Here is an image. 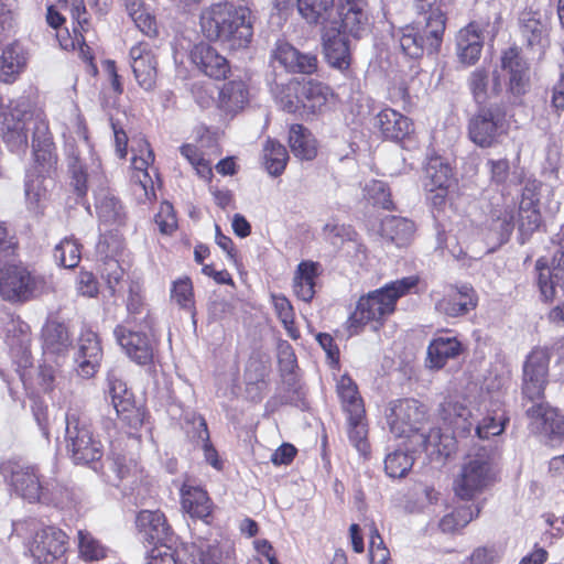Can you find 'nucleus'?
Listing matches in <instances>:
<instances>
[{
    "label": "nucleus",
    "instance_id": "1",
    "mask_svg": "<svg viewBox=\"0 0 564 564\" xmlns=\"http://www.w3.org/2000/svg\"><path fill=\"white\" fill-rule=\"evenodd\" d=\"M550 354L545 348H534L527 356L522 368V408L532 433L552 442L564 437V416L549 406L544 391L549 382Z\"/></svg>",
    "mask_w": 564,
    "mask_h": 564
},
{
    "label": "nucleus",
    "instance_id": "2",
    "mask_svg": "<svg viewBox=\"0 0 564 564\" xmlns=\"http://www.w3.org/2000/svg\"><path fill=\"white\" fill-rule=\"evenodd\" d=\"M414 7L423 17V25H406L400 29L398 37L404 55L417 59L423 55L437 54L443 43L446 29L445 0H414Z\"/></svg>",
    "mask_w": 564,
    "mask_h": 564
},
{
    "label": "nucleus",
    "instance_id": "3",
    "mask_svg": "<svg viewBox=\"0 0 564 564\" xmlns=\"http://www.w3.org/2000/svg\"><path fill=\"white\" fill-rule=\"evenodd\" d=\"M0 124L3 141L12 149L19 150L28 143V131L32 129V148L36 144H53L48 124L40 117L33 118L31 102L26 97L11 100L1 111Z\"/></svg>",
    "mask_w": 564,
    "mask_h": 564
},
{
    "label": "nucleus",
    "instance_id": "4",
    "mask_svg": "<svg viewBox=\"0 0 564 564\" xmlns=\"http://www.w3.org/2000/svg\"><path fill=\"white\" fill-rule=\"evenodd\" d=\"M417 282L416 276L402 278L361 296L347 321L350 335L358 334L359 329L368 323H380L386 316L392 314L398 299L408 294L417 285Z\"/></svg>",
    "mask_w": 564,
    "mask_h": 564
},
{
    "label": "nucleus",
    "instance_id": "5",
    "mask_svg": "<svg viewBox=\"0 0 564 564\" xmlns=\"http://www.w3.org/2000/svg\"><path fill=\"white\" fill-rule=\"evenodd\" d=\"M497 452L494 446H481L466 457L454 481L455 495L471 500L496 480Z\"/></svg>",
    "mask_w": 564,
    "mask_h": 564
},
{
    "label": "nucleus",
    "instance_id": "6",
    "mask_svg": "<svg viewBox=\"0 0 564 564\" xmlns=\"http://www.w3.org/2000/svg\"><path fill=\"white\" fill-rule=\"evenodd\" d=\"M510 118L511 116L502 102L479 105L468 119L469 140L481 149L498 145L509 132Z\"/></svg>",
    "mask_w": 564,
    "mask_h": 564
},
{
    "label": "nucleus",
    "instance_id": "7",
    "mask_svg": "<svg viewBox=\"0 0 564 564\" xmlns=\"http://www.w3.org/2000/svg\"><path fill=\"white\" fill-rule=\"evenodd\" d=\"M440 416L454 435L466 437L474 430L478 438L486 440L505 431V421L486 416L478 421L471 410L456 398L448 397L440 405Z\"/></svg>",
    "mask_w": 564,
    "mask_h": 564
},
{
    "label": "nucleus",
    "instance_id": "8",
    "mask_svg": "<svg viewBox=\"0 0 564 564\" xmlns=\"http://www.w3.org/2000/svg\"><path fill=\"white\" fill-rule=\"evenodd\" d=\"M245 11L228 3H218L200 14L203 34L210 41L235 40L238 30L245 24Z\"/></svg>",
    "mask_w": 564,
    "mask_h": 564
},
{
    "label": "nucleus",
    "instance_id": "9",
    "mask_svg": "<svg viewBox=\"0 0 564 564\" xmlns=\"http://www.w3.org/2000/svg\"><path fill=\"white\" fill-rule=\"evenodd\" d=\"M66 447L76 464H91L102 456V445L96 440L86 417L68 415L66 417Z\"/></svg>",
    "mask_w": 564,
    "mask_h": 564
},
{
    "label": "nucleus",
    "instance_id": "10",
    "mask_svg": "<svg viewBox=\"0 0 564 564\" xmlns=\"http://www.w3.org/2000/svg\"><path fill=\"white\" fill-rule=\"evenodd\" d=\"M500 67L506 79L508 100L513 105L520 104L531 88L528 61L521 55L519 47L511 46L502 52Z\"/></svg>",
    "mask_w": 564,
    "mask_h": 564
},
{
    "label": "nucleus",
    "instance_id": "11",
    "mask_svg": "<svg viewBox=\"0 0 564 564\" xmlns=\"http://www.w3.org/2000/svg\"><path fill=\"white\" fill-rule=\"evenodd\" d=\"M386 416L390 432L411 443L413 434L419 433L423 425L426 409L415 399L397 400L390 403Z\"/></svg>",
    "mask_w": 564,
    "mask_h": 564
},
{
    "label": "nucleus",
    "instance_id": "12",
    "mask_svg": "<svg viewBox=\"0 0 564 564\" xmlns=\"http://www.w3.org/2000/svg\"><path fill=\"white\" fill-rule=\"evenodd\" d=\"M276 351L279 369L285 387L282 402L301 410H306L308 408L306 392L299 379L297 359L293 347L289 341L280 339L276 345Z\"/></svg>",
    "mask_w": 564,
    "mask_h": 564
},
{
    "label": "nucleus",
    "instance_id": "13",
    "mask_svg": "<svg viewBox=\"0 0 564 564\" xmlns=\"http://www.w3.org/2000/svg\"><path fill=\"white\" fill-rule=\"evenodd\" d=\"M0 473L15 494L23 499L30 502L51 501L33 467L18 460H7L0 465Z\"/></svg>",
    "mask_w": 564,
    "mask_h": 564
},
{
    "label": "nucleus",
    "instance_id": "14",
    "mask_svg": "<svg viewBox=\"0 0 564 564\" xmlns=\"http://www.w3.org/2000/svg\"><path fill=\"white\" fill-rule=\"evenodd\" d=\"M42 281L25 268L8 265L0 270V293L9 302H26L41 293Z\"/></svg>",
    "mask_w": 564,
    "mask_h": 564
},
{
    "label": "nucleus",
    "instance_id": "15",
    "mask_svg": "<svg viewBox=\"0 0 564 564\" xmlns=\"http://www.w3.org/2000/svg\"><path fill=\"white\" fill-rule=\"evenodd\" d=\"M68 536L56 527H45L36 531L31 543V554L39 563L51 564L67 551Z\"/></svg>",
    "mask_w": 564,
    "mask_h": 564
},
{
    "label": "nucleus",
    "instance_id": "16",
    "mask_svg": "<svg viewBox=\"0 0 564 564\" xmlns=\"http://www.w3.org/2000/svg\"><path fill=\"white\" fill-rule=\"evenodd\" d=\"M535 271L540 299L544 302L553 301L564 290V250L554 253L551 267L543 259H539Z\"/></svg>",
    "mask_w": 564,
    "mask_h": 564
},
{
    "label": "nucleus",
    "instance_id": "17",
    "mask_svg": "<svg viewBox=\"0 0 564 564\" xmlns=\"http://www.w3.org/2000/svg\"><path fill=\"white\" fill-rule=\"evenodd\" d=\"M339 21L332 26L345 35L361 39L369 30V10L366 0L339 1L337 9Z\"/></svg>",
    "mask_w": 564,
    "mask_h": 564
},
{
    "label": "nucleus",
    "instance_id": "18",
    "mask_svg": "<svg viewBox=\"0 0 564 564\" xmlns=\"http://www.w3.org/2000/svg\"><path fill=\"white\" fill-rule=\"evenodd\" d=\"M272 371L269 349H253L249 356V401L260 402L270 391Z\"/></svg>",
    "mask_w": 564,
    "mask_h": 564
},
{
    "label": "nucleus",
    "instance_id": "19",
    "mask_svg": "<svg viewBox=\"0 0 564 564\" xmlns=\"http://www.w3.org/2000/svg\"><path fill=\"white\" fill-rule=\"evenodd\" d=\"M323 52L327 64L341 73L351 65V48L347 35L336 26L325 28L322 34Z\"/></svg>",
    "mask_w": 564,
    "mask_h": 564
},
{
    "label": "nucleus",
    "instance_id": "20",
    "mask_svg": "<svg viewBox=\"0 0 564 564\" xmlns=\"http://www.w3.org/2000/svg\"><path fill=\"white\" fill-rule=\"evenodd\" d=\"M101 359L102 349L97 334L91 330L83 332L78 338L75 355L78 375L83 378L94 377Z\"/></svg>",
    "mask_w": 564,
    "mask_h": 564
},
{
    "label": "nucleus",
    "instance_id": "21",
    "mask_svg": "<svg viewBox=\"0 0 564 564\" xmlns=\"http://www.w3.org/2000/svg\"><path fill=\"white\" fill-rule=\"evenodd\" d=\"M97 248L99 253L106 254L101 276L106 280L111 295H115L124 276V270L120 267L119 261L115 259V256L122 250V241L117 235H105L99 240Z\"/></svg>",
    "mask_w": 564,
    "mask_h": 564
},
{
    "label": "nucleus",
    "instance_id": "22",
    "mask_svg": "<svg viewBox=\"0 0 564 564\" xmlns=\"http://www.w3.org/2000/svg\"><path fill=\"white\" fill-rule=\"evenodd\" d=\"M113 334L118 344L132 360L139 365H147L152 360L153 348L143 332H134L130 328V325H118Z\"/></svg>",
    "mask_w": 564,
    "mask_h": 564
},
{
    "label": "nucleus",
    "instance_id": "23",
    "mask_svg": "<svg viewBox=\"0 0 564 564\" xmlns=\"http://www.w3.org/2000/svg\"><path fill=\"white\" fill-rule=\"evenodd\" d=\"M131 67L138 84L145 90L154 88L158 77L156 56L147 43L130 50Z\"/></svg>",
    "mask_w": 564,
    "mask_h": 564
},
{
    "label": "nucleus",
    "instance_id": "24",
    "mask_svg": "<svg viewBox=\"0 0 564 564\" xmlns=\"http://www.w3.org/2000/svg\"><path fill=\"white\" fill-rule=\"evenodd\" d=\"M502 75L495 70L491 75L485 67L475 68L467 78V87L473 100L479 105H487L491 96H498L502 91Z\"/></svg>",
    "mask_w": 564,
    "mask_h": 564
},
{
    "label": "nucleus",
    "instance_id": "25",
    "mask_svg": "<svg viewBox=\"0 0 564 564\" xmlns=\"http://www.w3.org/2000/svg\"><path fill=\"white\" fill-rule=\"evenodd\" d=\"M482 46L484 37L477 23L471 22L458 31L456 35V55L462 64L466 66L476 64L480 57Z\"/></svg>",
    "mask_w": 564,
    "mask_h": 564
},
{
    "label": "nucleus",
    "instance_id": "26",
    "mask_svg": "<svg viewBox=\"0 0 564 564\" xmlns=\"http://www.w3.org/2000/svg\"><path fill=\"white\" fill-rule=\"evenodd\" d=\"M477 305L475 291L471 286L462 285L457 289H452L445 296L436 302L435 308L437 312L448 316L458 317L466 315L469 311L474 310Z\"/></svg>",
    "mask_w": 564,
    "mask_h": 564
},
{
    "label": "nucleus",
    "instance_id": "27",
    "mask_svg": "<svg viewBox=\"0 0 564 564\" xmlns=\"http://www.w3.org/2000/svg\"><path fill=\"white\" fill-rule=\"evenodd\" d=\"M137 527L143 538L150 543L165 544L171 539L172 531L165 516L159 511L142 510L135 519Z\"/></svg>",
    "mask_w": 564,
    "mask_h": 564
},
{
    "label": "nucleus",
    "instance_id": "28",
    "mask_svg": "<svg viewBox=\"0 0 564 564\" xmlns=\"http://www.w3.org/2000/svg\"><path fill=\"white\" fill-rule=\"evenodd\" d=\"M514 229V213L512 209H503L492 214L486 227L482 229L484 240L489 246V251L506 243Z\"/></svg>",
    "mask_w": 564,
    "mask_h": 564
},
{
    "label": "nucleus",
    "instance_id": "29",
    "mask_svg": "<svg viewBox=\"0 0 564 564\" xmlns=\"http://www.w3.org/2000/svg\"><path fill=\"white\" fill-rule=\"evenodd\" d=\"M375 126L384 139L397 142L402 141L413 132V122L392 108L382 109L375 118Z\"/></svg>",
    "mask_w": 564,
    "mask_h": 564
},
{
    "label": "nucleus",
    "instance_id": "30",
    "mask_svg": "<svg viewBox=\"0 0 564 564\" xmlns=\"http://www.w3.org/2000/svg\"><path fill=\"white\" fill-rule=\"evenodd\" d=\"M519 28L528 46H543L547 42V19L539 10L525 9L520 13Z\"/></svg>",
    "mask_w": 564,
    "mask_h": 564
},
{
    "label": "nucleus",
    "instance_id": "31",
    "mask_svg": "<svg viewBox=\"0 0 564 564\" xmlns=\"http://www.w3.org/2000/svg\"><path fill=\"white\" fill-rule=\"evenodd\" d=\"M191 58L207 76L220 79L229 72L225 57L219 55L209 44L199 43L191 52Z\"/></svg>",
    "mask_w": 564,
    "mask_h": 564
},
{
    "label": "nucleus",
    "instance_id": "32",
    "mask_svg": "<svg viewBox=\"0 0 564 564\" xmlns=\"http://www.w3.org/2000/svg\"><path fill=\"white\" fill-rule=\"evenodd\" d=\"M454 436V434L453 436L443 434L440 427H430L429 431H425L422 426L419 433L413 434L410 444L412 452L448 456Z\"/></svg>",
    "mask_w": 564,
    "mask_h": 564
},
{
    "label": "nucleus",
    "instance_id": "33",
    "mask_svg": "<svg viewBox=\"0 0 564 564\" xmlns=\"http://www.w3.org/2000/svg\"><path fill=\"white\" fill-rule=\"evenodd\" d=\"M463 352V344L456 336L448 334L434 337L427 347V361L430 368L441 369L449 359Z\"/></svg>",
    "mask_w": 564,
    "mask_h": 564
},
{
    "label": "nucleus",
    "instance_id": "34",
    "mask_svg": "<svg viewBox=\"0 0 564 564\" xmlns=\"http://www.w3.org/2000/svg\"><path fill=\"white\" fill-rule=\"evenodd\" d=\"M275 57L290 73L313 74L317 69L314 54L302 53L289 43L278 46Z\"/></svg>",
    "mask_w": 564,
    "mask_h": 564
},
{
    "label": "nucleus",
    "instance_id": "35",
    "mask_svg": "<svg viewBox=\"0 0 564 564\" xmlns=\"http://www.w3.org/2000/svg\"><path fill=\"white\" fill-rule=\"evenodd\" d=\"M183 509L192 517L208 523L212 517L213 503L205 490L184 485L182 487Z\"/></svg>",
    "mask_w": 564,
    "mask_h": 564
},
{
    "label": "nucleus",
    "instance_id": "36",
    "mask_svg": "<svg viewBox=\"0 0 564 564\" xmlns=\"http://www.w3.org/2000/svg\"><path fill=\"white\" fill-rule=\"evenodd\" d=\"M318 264L312 261H302L295 271L293 290L299 300L310 303L315 295Z\"/></svg>",
    "mask_w": 564,
    "mask_h": 564
},
{
    "label": "nucleus",
    "instance_id": "37",
    "mask_svg": "<svg viewBox=\"0 0 564 564\" xmlns=\"http://www.w3.org/2000/svg\"><path fill=\"white\" fill-rule=\"evenodd\" d=\"M336 391L346 416L354 414L358 416L360 413L366 412L358 387L348 375H343L337 381Z\"/></svg>",
    "mask_w": 564,
    "mask_h": 564
},
{
    "label": "nucleus",
    "instance_id": "38",
    "mask_svg": "<svg viewBox=\"0 0 564 564\" xmlns=\"http://www.w3.org/2000/svg\"><path fill=\"white\" fill-rule=\"evenodd\" d=\"M289 145L300 160L311 161L317 154L316 140L311 131L300 123H294L289 130Z\"/></svg>",
    "mask_w": 564,
    "mask_h": 564
},
{
    "label": "nucleus",
    "instance_id": "39",
    "mask_svg": "<svg viewBox=\"0 0 564 564\" xmlns=\"http://www.w3.org/2000/svg\"><path fill=\"white\" fill-rule=\"evenodd\" d=\"M26 65V55L23 47L13 43L8 45L0 57V80L13 83Z\"/></svg>",
    "mask_w": 564,
    "mask_h": 564
},
{
    "label": "nucleus",
    "instance_id": "40",
    "mask_svg": "<svg viewBox=\"0 0 564 564\" xmlns=\"http://www.w3.org/2000/svg\"><path fill=\"white\" fill-rule=\"evenodd\" d=\"M382 236L398 247L406 246L414 236L415 225L412 220L400 216H387L381 221Z\"/></svg>",
    "mask_w": 564,
    "mask_h": 564
},
{
    "label": "nucleus",
    "instance_id": "41",
    "mask_svg": "<svg viewBox=\"0 0 564 564\" xmlns=\"http://www.w3.org/2000/svg\"><path fill=\"white\" fill-rule=\"evenodd\" d=\"M332 95L330 88L323 83L308 80L300 84L302 108L311 113L322 111Z\"/></svg>",
    "mask_w": 564,
    "mask_h": 564
},
{
    "label": "nucleus",
    "instance_id": "42",
    "mask_svg": "<svg viewBox=\"0 0 564 564\" xmlns=\"http://www.w3.org/2000/svg\"><path fill=\"white\" fill-rule=\"evenodd\" d=\"M412 445L409 443L406 447L397 448L386 455L384 471L390 478H403L412 469L414 464V454Z\"/></svg>",
    "mask_w": 564,
    "mask_h": 564
},
{
    "label": "nucleus",
    "instance_id": "43",
    "mask_svg": "<svg viewBox=\"0 0 564 564\" xmlns=\"http://www.w3.org/2000/svg\"><path fill=\"white\" fill-rule=\"evenodd\" d=\"M297 10L308 24H325L334 12V0H297Z\"/></svg>",
    "mask_w": 564,
    "mask_h": 564
},
{
    "label": "nucleus",
    "instance_id": "44",
    "mask_svg": "<svg viewBox=\"0 0 564 564\" xmlns=\"http://www.w3.org/2000/svg\"><path fill=\"white\" fill-rule=\"evenodd\" d=\"M347 421V434L350 444L358 451L362 456H367L370 453V444L368 441V422L366 412L360 413L358 416L349 415L346 416Z\"/></svg>",
    "mask_w": 564,
    "mask_h": 564
},
{
    "label": "nucleus",
    "instance_id": "45",
    "mask_svg": "<svg viewBox=\"0 0 564 564\" xmlns=\"http://www.w3.org/2000/svg\"><path fill=\"white\" fill-rule=\"evenodd\" d=\"M289 161L286 148L275 140L269 139L263 147L262 164L271 176L281 175Z\"/></svg>",
    "mask_w": 564,
    "mask_h": 564
},
{
    "label": "nucleus",
    "instance_id": "46",
    "mask_svg": "<svg viewBox=\"0 0 564 564\" xmlns=\"http://www.w3.org/2000/svg\"><path fill=\"white\" fill-rule=\"evenodd\" d=\"M44 348L52 354H61L69 346V336L64 324L51 321L43 328Z\"/></svg>",
    "mask_w": 564,
    "mask_h": 564
},
{
    "label": "nucleus",
    "instance_id": "47",
    "mask_svg": "<svg viewBox=\"0 0 564 564\" xmlns=\"http://www.w3.org/2000/svg\"><path fill=\"white\" fill-rule=\"evenodd\" d=\"M452 167L440 158L431 159L425 167L424 188L449 187Z\"/></svg>",
    "mask_w": 564,
    "mask_h": 564
},
{
    "label": "nucleus",
    "instance_id": "48",
    "mask_svg": "<svg viewBox=\"0 0 564 564\" xmlns=\"http://www.w3.org/2000/svg\"><path fill=\"white\" fill-rule=\"evenodd\" d=\"M52 182V174L47 175L46 173H41V171H36V174H28L25 196L33 208H36L41 200L46 197L47 187Z\"/></svg>",
    "mask_w": 564,
    "mask_h": 564
},
{
    "label": "nucleus",
    "instance_id": "49",
    "mask_svg": "<svg viewBox=\"0 0 564 564\" xmlns=\"http://www.w3.org/2000/svg\"><path fill=\"white\" fill-rule=\"evenodd\" d=\"M272 304L274 306V311L276 313L278 318L284 326L286 334L294 340L299 339L301 336L300 330L294 325V310L289 301L282 294H272L271 295Z\"/></svg>",
    "mask_w": 564,
    "mask_h": 564
},
{
    "label": "nucleus",
    "instance_id": "50",
    "mask_svg": "<svg viewBox=\"0 0 564 564\" xmlns=\"http://www.w3.org/2000/svg\"><path fill=\"white\" fill-rule=\"evenodd\" d=\"M100 473L106 482L119 487L129 477L130 468L127 465L126 457L116 455L102 463Z\"/></svg>",
    "mask_w": 564,
    "mask_h": 564
},
{
    "label": "nucleus",
    "instance_id": "51",
    "mask_svg": "<svg viewBox=\"0 0 564 564\" xmlns=\"http://www.w3.org/2000/svg\"><path fill=\"white\" fill-rule=\"evenodd\" d=\"M108 388L112 405L117 415L135 405L132 393L128 391L126 383L112 375L108 376Z\"/></svg>",
    "mask_w": 564,
    "mask_h": 564
},
{
    "label": "nucleus",
    "instance_id": "52",
    "mask_svg": "<svg viewBox=\"0 0 564 564\" xmlns=\"http://www.w3.org/2000/svg\"><path fill=\"white\" fill-rule=\"evenodd\" d=\"M97 214L101 223L106 225H122L124 212L120 202L110 196H104L97 204Z\"/></svg>",
    "mask_w": 564,
    "mask_h": 564
},
{
    "label": "nucleus",
    "instance_id": "53",
    "mask_svg": "<svg viewBox=\"0 0 564 564\" xmlns=\"http://www.w3.org/2000/svg\"><path fill=\"white\" fill-rule=\"evenodd\" d=\"M275 99L282 110L288 113H296L302 108L300 100V83L291 82L288 85L278 86Z\"/></svg>",
    "mask_w": 564,
    "mask_h": 564
},
{
    "label": "nucleus",
    "instance_id": "54",
    "mask_svg": "<svg viewBox=\"0 0 564 564\" xmlns=\"http://www.w3.org/2000/svg\"><path fill=\"white\" fill-rule=\"evenodd\" d=\"M518 216V229L521 242L524 243L525 239L541 226L542 216L539 206L519 207Z\"/></svg>",
    "mask_w": 564,
    "mask_h": 564
},
{
    "label": "nucleus",
    "instance_id": "55",
    "mask_svg": "<svg viewBox=\"0 0 564 564\" xmlns=\"http://www.w3.org/2000/svg\"><path fill=\"white\" fill-rule=\"evenodd\" d=\"M365 197L373 206H378L383 209H391L393 202L391 199V193L388 185L383 181L371 180L366 183Z\"/></svg>",
    "mask_w": 564,
    "mask_h": 564
},
{
    "label": "nucleus",
    "instance_id": "56",
    "mask_svg": "<svg viewBox=\"0 0 564 564\" xmlns=\"http://www.w3.org/2000/svg\"><path fill=\"white\" fill-rule=\"evenodd\" d=\"M54 259L63 268H75L80 261V248L76 240L65 238L54 249Z\"/></svg>",
    "mask_w": 564,
    "mask_h": 564
},
{
    "label": "nucleus",
    "instance_id": "57",
    "mask_svg": "<svg viewBox=\"0 0 564 564\" xmlns=\"http://www.w3.org/2000/svg\"><path fill=\"white\" fill-rule=\"evenodd\" d=\"M474 518L471 507L456 508L440 520V529L444 533H453L466 527Z\"/></svg>",
    "mask_w": 564,
    "mask_h": 564
},
{
    "label": "nucleus",
    "instance_id": "58",
    "mask_svg": "<svg viewBox=\"0 0 564 564\" xmlns=\"http://www.w3.org/2000/svg\"><path fill=\"white\" fill-rule=\"evenodd\" d=\"M79 554L85 561H98L105 557V549L89 532L78 531Z\"/></svg>",
    "mask_w": 564,
    "mask_h": 564
},
{
    "label": "nucleus",
    "instance_id": "59",
    "mask_svg": "<svg viewBox=\"0 0 564 564\" xmlns=\"http://www.w3.org/2000/svg\"><path fill=\"white\" fill-rule=\"evenodd\" d=\"M33 155L35 163L34 169L36 171H41V173H46L47 175L55 171L57 158L54 153V143L41 147L36 144V148H33Z\"/></svg>",
    "mask_w": 564,
    "mask_h": 564
},
{
    "label": "nucleus",
    "instance_id": "60",
    "mask_svg": "<svg viewBox=\"0 0 564 564\" xmlns=\"http://www.w3.org/2000/svg\"><path fill=\"white\" fill-rule=\"evenodd\" d=\"M127 310L129 316L124 325L138 324L142 326V324H145V327L148 326V316L143 315L144 310L142 299L138 293H134L132 290H130V294L128 297Z\"/></svg>",
    "mask_w": 564,
    "mask_h": 564
},
{
    "label": "nucleus",
    "instance_id": "61",
    "mask_svg": "<svg viewBox=\"0 0 564 564\" xmlns=\"http://www.w3.org/2000/svg\"><path fill=\"white\" fill-rule=\"evenodd\" d=\"M172 299L183 308L193 306V286L188 278L180 279L173 284Z\"/></svg>",
    "mask_w": 564,
    "mask_h": 564
},
{
    "label": "nucleus",
    "instance_id": "62",
    "mask_svg": "<svg viewBox=\"0 0 564 564\" xmlns=\"http://www.w3.org/2000/svg\"><path fill=\"white\" fill-rule=\"evenodd\" d=\"M191 558L192 564H219L220 551L210 544L193 546Z\"/></svg>",
    "mask_w": 564,
    "mask_h": 564
},
{
    "label": "nucleus",
    "instance_id": "63",
    "mask_svg": "<svg viewBox=\"0 0 564 564\" xmlns=\"http://www.w3.org/2000/svg\"><path fill=\"white\" fill-rule=\"evenodd\" d=\"M155 224L164 235L172 234L176 227L177 221L174 215L173 206L170 203L161 204L159 213L155 215Z\"/></svg>",
    "mask_w": 564,
    "mask_h": 564
},
{
    "label": "nucleus",
    "instance_id": "64",
    "mask_svg": "<svg viewBox=\"0 0 564 564\" xmlns=\"http://www.w3.org/2000/svg\"><path fill=\"white\" fill-rule=\"evenodd\" d=\"M257 556L249 560V564H263L262 558L269 564H281L278 558L272 544L265 539H256L252 542Z\"/></svg>",
    "mask_w": 564,
    "mask_h": 564
}]
</instances>
